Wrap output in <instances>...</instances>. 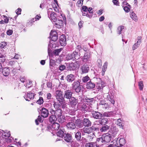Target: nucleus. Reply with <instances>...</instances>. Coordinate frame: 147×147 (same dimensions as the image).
<instances>
[{
    "mask_svg": "<svg viewBox=\"0 0 147 147\" xmlns=\"http://www.w3.org/2000/svg\"><path fill=\"white\" fill-rule=\"evenodd\" d=\"M49 112L51 115L49 117V121L52 122L58 119L59 122H63L64 121L63 116L62 115L63 111L61 109L53 110L52 109H49Z\"/></svg>",
    "mask_w": 147,
    "mask_h": 147,
    "instance_id": "nucleus-1",
    "label": "nucleus"
},
{
    "mask_svg": "<svg viewBox=\"0 0 147 147\" xmlns=\"http://www.w3.org/2000/svg\"><path fill=\"white\" fill-rule=\"evenodd\" d=\"M112 137L108 133L103 134L100 138H98L97 139V142L100 144H104L105 142H109L111 140Z\"/></svg>",
    "mask_w": 147,
    "mask_h": 147,
    "instance_id": "nucleus-2",
    "label": "nucleus"
},
{
    "mask_svg": "<svg viewBox=\"0 0 147 147\" xmlns=\"http://www.w3.org/2000/svg\"><path fill=\"white\" fill-rule=\"evenodd\" d=\"M118 129L113 126H111L108 132V134L112 137V139L113 140L117 141L118 138H117V136L118 131Z\"/></svg>",
    "mask_w": 147,
    "mask_h": 147,
    "instance_id": "nucleus-3",
    "label": "nucleus"
},
{
    "mask_svg": "<svg viewBox=\"0 0 147 147\" xmlns=\"http://www.w3.org/2000/svg\"><path fill=\"white\" fill-rule=\"evenodd\" d=\"M71 85L72 89L76 92L79 93L81 92L82 90V85H80V82L79 80L75 81Z\"/></svg>",
    "mask_w": 147,
    "mask_h": 147,
    "instance_id": "nucleus-4",
    "label": "nucleus"
},
{
    "mask_svg": "<svg viewBox=\"0 0 147 147\" xmlns=\"http://www.w3.org/2000/svg\"><path fill=\"white\" fill-rule=\"evenodd\" d=\"M80 54L79 51H74L72 53V56L73 57L74 60L76 61V63L77 65H80L82 64V61L81 60H79L80 58Z\"/></svg>",
    "mask_w": 147,
    "mask_h": 147,
    "instance_id": "nucleus-5",
    "label": "nucleus"
},
{
    "mask_svg": "<svg viewBox=\"0 0 147 147\" xmlns=\"http://www.w3.org/2000/svg\"><path fill=\"white\" fill-rule=\"evenodd\" d=\"M59 127L60 125L58 123H54L51 126L47 127L48 130L53 134V132H51V131H54L55 132H56V131L58 130Z\"/></svg>",
    "mask_w": 147,
    "mask_h": 147,
    "instance_id": "nucleus-6",
    "label": "nucleus"
},
{
    "mask_svg": "<svg viewBox=\"0 0 147 147\" xmlns=\"http://www.w3.org/2000/svg\"><path fill=\"white\" fill-rule=\"evenodd\" d=\"M80 131L81 132L82 136L84 137H86L87 135L86 134L89 135L92 133L90 127H89L83 128V129H81Z\"/></svg>",
    "mask_w": 147,
    "mask_h": 147,
    "instance_id": "nucleus-7",
    "label": "nucleus"
},
{
    "mask_svg": "<svg viewBox=\"0 0 147 147\" xmlns=\"http://www.w3.org/2000/svg\"><path fill=\"white\" fill-rule=\"evenodd\" d=\"M62 138L63 139L67 142H72V137L71 135L68 133H65Z\"/></svg>",
    "mask_w": 147,
    "mask_h": 147,
    "instance_id": "nucleus-8",
    "label": "nucleus"
},
{
    "mask_svg": "<svg viewBox=\"0 0 147 147\" xmlns=\"http://www.w3.org/2000/svg\"><path fill=\"white\" fill-rule=\"evenodd\" d=\"M91 56L89 52L88 51L85 53L84 56L82 58V61L84 62H87L90 60Z\"/></svg>",
    "mask_w": 147,
    "mask_h": 147,
    "instance_id": "nucleus-9",
    "label": "nucleus"
},
{
    "mask_svg": "<svg viewBox=\"0 0 147 147\" xmlns=\"http://www.w3.org/2000/svg\"><path fill=\"white\" fill-rule=\"evenodd\" d=\"M91 114L92 117L95 119H99L102 117V114L98 111H93Z\"/></svg>",
    "mask_w": 147,
    "mask_h": 147,
    "instance_id": "nucleus-10",
    "label": "nucleus"
},
{
    "mask_svg": "<svg viewBox=\"0 0 147 147\" xmlns=\"http://www.w3.org/2000/svg\"><path fill=\"white\" fill-rule=\"evenodd\" d=\"M106 85V84L103 81L100 80L99 82L97 83L96 87L98 91H99L102 90L103 87Z\"/></svg>",
    "mask_w": 147,
    "mask_h": 147,
    "instance_id": "nucleus-11",
    "label": "nucleus"
},
{
    "mask_svg": "<svg viewBox=\"0 0 147 147\" xmlns=\"http://www.w3.org/2000/svg\"><path fill=\"white\" fill-rule=\"evenodd\" d=\"M73 93L70 90H67L64 91V98L69 100L72 96Z\"/></svg>",
    "mask_w": 147,
    "mask_h": 147,
    "instance_id": "nucleus-12",
    "label": "nucleus"
},
{
    "mask_svg": "<svg viewBox=\"0 0 147 147\" xmlns=\"http://www.w3.org/2000/svg\"><path fill=\"white\" fill-rule=\"evenodd\" d=\"M42 117L44 118H46L48 116L49 114L48 110L46 108L43 107L40 110Z\"/></svg>",
    "mask_w": 147,
    "mask_h": 147,
    "instance_id": "nucleus-13",
    "label": "nucleus"
},
{
    "mask_svg": "<svg viewBox=\"0 0 147 147\" xmlns=\"http://www.w3.org/2000/svg\"><path fill=\"white\" fill-rule=\"evenodd\" d=\"M59 42L61 46H65L66 44L65 37L64 35H62L60 36Z\"/></svg>",
    "mask_w": 147,
    "mask_h": 147,
    "instance_id": "nucleus-14",
    "label": "nucleus"
},
{
    "mask_svg": "<svg viewBox=\"0 0 147 147\" xmlns=\"http://www.w3.org/2000/svg\"><path fill=\"white\" fill-rule=\"evenodd\" d=\"M34 93L32 92H28L27 95L24 97L26 100L29 101L34 98Z\"/></svg>",
    "mask_w": 147,
    "mask_h": 147,
    "instance_id": "nucleus-15",
    "label": "nucleus"
},
{
    "mask_svg": "<svg viewBox=\"0 0 147 147\" xmlns=\"http://www.w3.org/2000/svg\"><path fill=\"white\" fill-rule=\"evenodd\" d=\"M69 100V102L71 106L76 105L78 102V99L73 96Z\"/></svg>",
    "mask_w": 147,
    "mask_h": 147,
    "instance_id": "nucleus-16",
    "label": "nucleus"
},
{
    "mask_svg": "<svg viewBox=\"0 0 147 147\" xmlns=\"http://www.w3.org/2000/svg\"><path fill=\"white\" fill-rule=\"evenodd\" d=\"M141 36H139L138 37V41L137 42L135 43L132 46V49L135 50L137 49L140 46V44L141 43Z\"/></svg>",
    "mask_w": 147,
    "mask_h": 147,
    "instance_id": "nucleus-17",
    "label": "nucleus"
},
{
    "mask_svg": "<svg viewBox=\"0 0 147 147\" xmlns=\"http://www.w3.org/2000/svg\"><path fill=\"white\" fill-rule=\"evenodd\" d=\"M82 124L85 127H89L91 126V123L90 121L88 119L84 118L82 120Z\"/></svg>",
    "mask_w": 147,
    "mask_h": 147,
    "instance_id": "nucleus-18",
    "label": "nucleus"
},
{
    "mask_svg": "<svg viewBox=\"0 0 147 147\" xmlns=\"http://www.w3.org/2000/svg\"><path fill=\"white\" fill-rule=\"evenodd\" d=\"M100 143L96 142H90L86 143L85 145L86 147H97Z\"/></svg>",
    "mask_w": 147,
    "mask_h": 147,
    "instance_id": "nucleus-19",
    "label": "nucleus"
},
{
    "mask_svg": "<svg viewBox=\"0 0 147 147\" xmlns=\"http://www.w3.org/2000/svg\"><path fill=\"white\" fill-rule=\"evenodd\" d=\"M99 104L102 107L105 109L109 108V105L106 103L104 100H100Z\"/></svg>",
    "mask_w": 147,
    "mask_h": 147,
    "instance_id": "nucleus-20",
    "label": "nucleus"
},
{
    "mask_svg": "<svg viewBox=\"0 0 147 147\" xmlns=\"http://www.w3.org/2000/svg\"><path fill=\"white\" fill-rule=\"evenodd\" d=\"M66 126L69 129L73 130L76 128V125L74 122H69L67 123Z\"/></svg>",
    "mask_w": 147,
    "mask_h": 147,
    "instance_id": "nucleus-21",
    "label": "nucleus"
},
{
    "mask_svg": "<svg viewBox=\"0 0 147 147\" xmlns=\"http://www.w3.org/2000/svg\"><path fill=\"white\" fill-rule=\"evenodd\" d=\"M50 37L52 41H55L57 39V36L56 34V32L55 31L52 32L51 31L50 34Z\"/></svg>",
    "mask_w": 147,
    "mask_h": 147,
    "instance_id": "nucleus-22",
    "label": "nucleus"
},
{
    "mask_svg": "<svg viewBox=\"0 0 147 147\" xmlns=\"http://www.w3.org/2000/svg\"><path fill=\"white\" fill-rule=\"evenodd\" d=\"M82 74H85L88 72L90 69L89 66L87 65H83L81 68Z\"/></svg>",
    "mask_w": 147,
    "mask_h": 147,
    "instance_id": "nucleus-23",
    "label": "nucleus"
},
{
    "mask_svg": "<svg viewBox=\"0 0 147 147\" xmlns=\"http://www.w3.org/2000/svg\"><path fill=\"white\" fill-rule=\"evenodd\" d=\"M65 79L68 82H71L75 79V77L74 75L72 74L67 75L65 78Z\"/></svg>",
    "mask_w": 147,
    "mask_h": 147,
    "instance_id": "nucleus-24",
    "label": "nucleus"
},
{
    "mask_svg": "<svg viewBox=\"0 0 147 147\" xmlns=\"http://www.w3.org/2000/svg\"><path fill=\"white\" fill-rule=\"evenodd\" d=\"M97 122H98L100 125H105V123H108V119L107 118H100L98 120Z\"/></svg>",
    "mask_w": 147,
    "mask_h": 147,
    "instance_id": "nucleus-25",
    "label": "nucleus"
},
{
    "mask_svg": "<svg viewBox=\"0 0 147 147\" xmlns=\"http://www.w3.org/2000/svg\"><path fill=\"white\" fill-rule=\"evenodd\" d=\"M64 129H59L58 131L56 132L57 136L62 138L65 133H64Z\"/></svg>",
    "mask_w": 147,
    "mask_h": 147,
    "instance_id": "nucleus-26",
    "label": "nucleus"
},
{
    "mask_svg": "<svg viewBox=\"0 0 147 147\" xmlns=\"http://www.w3.org/2000/svg\"><path fill=\"white\" fill-rule=\"evenodd\" d=\"M109 127V126L106 125H104L99 129V130L101 132H105L108 131Z\"/></svg>",
    "mask_w": 147,
    "mask_h": 147,
    "instance_id": "nucleus-27",
    "label": "nucleus"
},
{
    "mask_svg": "<svg viewBox=\"0 0 147 147\" xmlns=\"http://www.w3.org/2000/svg\"><path fill=\"white\" fill-rule=\"evenodd\" d=\"M95 86L94 83L90 81L87 83L86 85V88L88 89H92L94 88Z\"/></svg>",
    "mask_w": 147,
    "mask_h": 147,
    "instance_id": "nucleus-28",
    "label": "nucleus"
},
{
    "mask_svg": "<svg viewBox=\"0 0 147 147\" xmlns=\"http://www.w3.org/2000/svg\"><path fill=\"white\" fill-rule=\"evenodd\" d=\"M56 15L54 12H52L50 13V19L53 22H57V18H56Z\"/></svg>",
    "mask_w": 147,
    "mask_h": 147,
    "instance_id": "nucleus-29",
    "label": "nucleus"
},
{
    "mask_svg": "<svg viewBox=\"0 0 147 147\" xmlns=\"http://www.w3.org/2000/svg\"><path fill=\"white\" fill-rule=\"evenodd\" d=\"M3 74L5 76H7L9 75V68H5L3 69L2 72Z\"/></svg>",
    "mask_w": 147,
    "mask_h": 147,
    "instance_id": "nucleus-30",
    "label": "nucleus"
},
{
    "mask_svg": "<svg viewBox=\"0 0 147 147\" xmlns=\"http://www.w3.org/2000/svg\"><path fill=\"white\" fill-rule=\"evenodd\" d=\"M87 106V105H86L84 103L81 105L80 108V109L82 112L85 113V111H87L88 110V108Z\"/></svg>",
    "mask_w": 147,
    "mask_h": 147,
    "instance_id": "nucleus-31",
    "label": "nucleus"
},
{
    "mask_svg": "<svg viewBox=\"0 0 147 147\" xmlns=\"http://www.w3.org/2000/svg\"><path fill=\"white\" fill-rule=\"evenodd\" d=\"M130 16L133 20L136 22L137 21V17L136 14L133 11L130 12Z\"/></svg>",
    "mask_w": 147,
    "mask_h": 147,
    "instance_id": "nucleus-32",
    "label": "nucleus"
},
{
    "mask_svg": "<svg viewBox=\"0 0 147 147\" xmlns=\"http://www.w3.org/2000/svg\"><path fill=\"white\" fill-rule=\"evenodd\" d=\"M75 138L77 141H80L81 138V133L79 131L76 132L75 135Z\"/></svg>",
    "mask_w": 147,
    "mask_h": 147,
    "instance_id": "nucleus-33",
    "label": "nucleus"
},
{
    "mask_svg": "<svg viewBox=\"0 0 147 147\" xmlns=\"http://www.w3.org/2000/svg\"><path fill=\"white\" fill-rule=\"evenodd\" d=\"M61 51V49L55 50L53 53V57H58L59 54Z\"/></svg>",
    "mask_w": 147,
    "mask_h": 147,
    "instance_id": "nucleus-34",
    "label": "nucleus"
},
{
    "mask_svg": "<svg viewBox=\"0 0 147 147\" xmlns=\"http://www.w3.org/2000/svg\"><path fill=\"white\" fill-rule=\"evenodd\" d=\"M119 147H122L123 146L125 143V139L123 138H120L119 140Z\"/></svg>",
    "mask_w": 147,
    "mask_h": 147,
    "instance_id": "nucleus-35",
    "label": "nucleus"
},
{
    "mask_svg": "<svg viewBox=\"0 0 147 147\" xmlns=\"http://www.w3.org/2000/svg\"><path fill=\"white\" fill-rule=\"evenodd\" d=\"M56 98L60 103L62 104V103L64 102L65 98L64 96H63L62 95L56 97Z\"/></svg>",
    "mask_w": 147,
    "mask_h": 147,
    "instance_id": "nucleus-36",
    "label": "nucleus"
},
{
    "mask_svg": "<svg viewBox=\"0 0 147 147\" xmlns=\"http://www.w3.org/2000/svg\"><path fill=\"white\" fill-rule=\"evenodd\" d=\"M43 121V119L42 117L41 116H38L37 119L35 120V122L36 124L38 125L39 124V122L42 123Z\"/></svg>",
    "mask_w": 147,
    "mask_h": 147,
    "instance_id": "nucleus-37",
    "label": "nucleus"
},
{
    "mask_svg": "<svg viewBox=\"0 0 147 147\" xmlns=\"http://www.w3.org/2000/svg\"><path fill=\"white\" fill-rule=\"evenodd\" d=\"M107 62H105L102 68V75H103L104 74L105 72L106 71L107 68Z\"/></svg>",
    "mask_w": 147,
    "mask_h": 147,
    "instance_id": "nucleus-38",
    "label": "nucleus"
},
{
    "mask_svg": "<svg viewBox=\"0 0 147 147\" xmlns=\"http://www.w3.org/2000/svg\"><path fill=\"white\" fill-rule=\"evenodd\" d=\"M55 65V60H53L52 59H50V68L51 69H53V67H54Z\"/></svg>",
    "mask_w": 147,
    "mask_h": 147,
    "instance_id": "nucleus-39",
    "label": "nucleus"
},
{
    "mask_svg": "<svg viewBox=\"0 0 147 147\" xmlns=\"http://www.w3.org/2000/svg\"><path fill=\"white\" fill-rule=\"evenodd\" d=\"M61 104L60 103V104L57 102H54L53 105V107L56 109H61L60 108L61 107Z\"/></svg>",
    "mask_w": 147,
    "mask_h": 147,
    "instance_id": "nucleus-40",
    "label": "nucleus"
},
{
    "mask_svg": "<svg viewBox=\"0 0 147 147\" xmlns=\"http://www.w3.org/2000/svg\"><path fill=\"white\" fill-rule=\"evenodd\" d=\"M90 80L89 77L87 76L83 77L80 80V82H82L85 83L86 82Z\"/></svg>",
    "mask_w": 147,
    "mask_h": 147,
    "instance_id": "nucleus-41",
    "label": "nucleus"
},
{
    "mask_svg": "<svg viewBox=\"0 0 147 147\" xmlns=\"http://www.w3.org/2000/svg\"><path fill=\"white\" fill-rule=\"evenodd\" d=\"M107 98L111 102V103L114 105L115 103V101L113 99V97L111 96L109 94L107 96Z\"/></svg>",
    "mask_w": 147,
    "mask_h": 147,
    "instance_id": "nucleus-42",
    "label": "nucleus"
},
{
    "mask_svg": "<svg viewBox=\"0 0 147 147\" xmlns=\"http://www.w3.org/2000/svg\"><path fill=\"white\" fill-rule=\"evenodd\" d=\"M68 67L69 69L68 70L70 71L74 70L76 68L73 63H71L69 64Z\"/></svg>",
    "mask_w": 147,
    "mask_h": 147,
    "instance_id": "nucleus-43",
    "label": "nucleus"
},
{
    "mask_svg": "<svg viewBox=\"0 0 147 147\" xmlns=\"http://www.w3.org/2000/svg\"><path fill=\"white\" fill-rule=\"evenodd\" d=\"M124 29L123 26H121L118 27L117 30V32L119 34H120L121 33V31Z\"/></svg>",
    "mask_w": 147,
    "mask_h": 147,
    "instance_id": "nucleus-44",
    "label": "nucleus"
},
{
    "mask_svg": "<svg viewBox=\"0 0 147 147\" xmlns=\"http://www.w3.org/2000/svg\"><path fill=\"white\" fill-rule=\"evenodd\" d=\"M56 97L59 96H61L63 95L62 92L61 91L59 90H56L55 92Z\"/></svg>",
    "mask_w": 147,
    "mask_h": 147,
    "instance_id": "nucleus-45",
    "label": "nucleus"
},
{
    "mask_svg": "<svg viewBox=\"0 0 147 147\" xmlns=\"http://www.w3.org/2000/svg\"><path fill=\"white\" fill-rule=\"evenodd\" d=\"M6 59L5 56L1 54H0V62L3 63Z\"/></svg>",
    "mask_w": 147,
    "mask_h": 147,
    "instance_id": "nucleus-46",
    "label": "nucleus"
},
{
    "mask_svg": "<svg viewBox=\"0 0 147 147\" xmlns=\"http://www.w3.org/2000/svg\"><path fill=\"white\" fill-rule=\"evenodd\" d=\"M86 102L90 104H92L94 102V100L93 98H87L86 99Z\"/></svg>",
    "mask_w": 147,
    "mask_h": 147,
    "instance_id": "nucleus-47",
    "label": "nucleus"
},
{
    "mask_svg": "<svg viewBox=\"0 0 147 147\" xmlns=\"http://www.w3.org/2000/svg\"><path fill=\"white\" fill-rule=\"evenodd\" d=\"M44 102L43 99L42 97H40L38 100L36 102L39 105H41L43 104Z\"/></svg>",
    "mask_w": 147,
    "mask_h": 147,
    "instance_id": "nucleus-48",
    "label": "nucleus"
},
{
    "mask_svg": "<svg viewBox=\"0 0 147 147\" xmlns=\"http://www.w3.org/2000/svg\"><path fill=\"white\" fill-rule=\"evenodd\" d=\"M138 86L140 90H142L144 87V85L142 81H140L138 83Z\"/></svg>",
    "mask_w": 147,
    "mask_h": 147,
    "instance_id": "nucleus-49",
    "label": "nucleus"
},
{
    "mask_svg": "<svg viewBox=\"0 0 147 147\" xmlns=\"http://www.w3.org/2000/svg\"><path fill=\"white\" fill-rule=\"evenodd\" d=\"M90 128L92 132L93 131H98L99 130V129L98 128L94 126H93L92 127H90Z\"/></svg>",
    "mask_w": 147,
    "mask_h": 147,
    "instance_id": "nucleus-50",
    "label": "nucleus"
},
{
    "mask_svg": "<svg viewBox=\"0 0 147 147\" xmlns=\"http://www.w3.org/2000/svg\"><path fill=\"white\" fill-rule=\"evenodd\" d=\"M79 146V144L76 142H74L71 143V147H78Z\"/></svg>",
    "mask_w": 147,
    "mask_h": 147,
    "instance_id": "nucleus-51",
    "label": "nucleus"
},
{
    "mask_svg": "<svg viewBox=\"0 0 147 147\" xmlns=\"http://www.w3.org/2000/svg\"><path fill=\"white\" fill-rule=\"evenodd\" d=\"M129 6H125L123 7V9L126 12H128L130 10V8Z\"/></svg>",
    "mask_w": 147,
    "mask_h": 147,
    "instance_id": "nucleus-52",
    "label": "nucleus"
},
{
    "mask_svg": "<svg viewBox=\"0 0 147 147\" xmlns=\"http://www.w3.org/2000/svg\"><path fill=\"white\" fill-rule=\"evenodd\" d=\"M65 66L64 65H61L59 66V69L61 71L64 70L65 69Z\"/></svg>",
    "mask_w": 147,
    "mask_h": 147,
    "instance_id": "nucleus-53",
    "label": "nucleus"
},
{
    "mask_svg": "<svg viewBox=\"0 0 147 147\" xmlns=\"http://www.w3.org/2000/svg\"><path fill=\"white\" fill-rule=\"evenodd\" d=\"M7 45V44L6 42H2L1 44H0V47L1 48H3L5 46H6Z\"/></svg>",
    "mask_w": 147,
    "mask_h": 147,
    "instance_id": "nucleus-54",
    "label": "nucleus"
},
{
    "mask_svg": "<svg viewBox=\"0 0 147 147\" xmlns=\"http://www.w3.org/2000/svg\"><path fill=\"white\" fill-rule=\"evenodd\" d=\"M73 57L72 56V54H69L67 56V59L69 60H74V58H73Z\"/></svg>",
    "mask_w": 147,
    "mask_h": 147,
    "instance_id": "nucleus-55",
    "label": "nucleus"
},
{
    "mask_svg": "<svg viewBox=\"0 0 147 147\" xmlns=\"http://www.w3.org/2000/svg\"><path fill=\"white\" fill-rule=\"evenodd\" d=\"M112 1L114 5L117 6L119 5V3L118 0H113Z\"/></svg>",
    "mask_w": 147,
    "mask_h": 147,
    "instance_id": "nucleus-56",
    "label": "nucleus"
},
{
    "mask_svg": "<svg viewBox=\"0 0 147 147\" xmlns=\"http://www.w3.org/2000/svg\"><path fill=\"white\" fill-rule=\"evenodd\" d=\"M125 5H126L130 7H131V6L127 3L125 1H123L122 3V6L123 7Z\"/></svg>",
    "mask_w": 147,
    "mask_h": 147,
    "instance_id": "nucleus-57",
    "label": "nucleus"
},
{
    "mask_svg": "<svg viewBox=\"0 0 147 147\" xmlns=\"http://www.w3.org/2000/svg\"><path fill=\"white\" fill-rule=\"evenodd\" d=\"M77 127L79 128H82L83 125V124H82V123L80 122H78L77 123Z\"/></svg>",
    "mask_w": 147,
    "mask_h": 147,
    "instance_id": "nucleus-58",
    "label": "nucleus"
},
{
    "mask_svg": "<svg viewBox=\"0 0 147 147\" xmlns=\"http://www.w3.org/2000/svg\"><path fill=\"white\" fill-rule=\"evenodd\" d=\"M119 127L122 129H123L124 124L121 122L118 123L117 124Z\"/></svg>",
    "mask_w": 147,
    "mask_h": 147,
    "instance_id": "nucleus-59",
    "label": "nucleus"
},
{
    "mask_svg": "<svg viewBox=\"0 0 147 147\" xmlns=\"http://www.w3.org/2000/svg\"><path fill=\"white\" fill-rule=\"evenodd\" d=\"M87 138L89 139V140L92 141L93 139V138L94 137H92V136H93V135L90 134V135H87Z\"/></svg>",
    "mask_w": 147,
    "mask_h": 147,
    "instance_id": "nucleus-60",
    "label": "nucleus"
},
{
    "mask_svg": "<svg viewBox=\"0 0 147 147\" xmlns=\"http://www.w3.org/2000/svg\"><path fill=\"white\" fill-rule=\"evenodd\" d=\"M75 117H69L68 119H70L69 121H71L70 122H74V121L76 120Z\"/></svg>",
    "mask_w": 147,
    "mask_h": 147,
    "instance_id": "nucleus-61",
    "label": "nucleus"
},
{
    "mask_svg": "<svg viewBox=\"0 0 147 147\" xmlns=\"http://www.w3.org/2000/svg\"><path fill=\"white\" fill-rule=\"evenodd\" d=\"M21 9L20 8H18L17 10L16 11V14L18 15L20 14H21Z\"/></svg>",
    "mask_w": 147,
    "mask_h": 147,
    "instance_id": "nucleus-62",
    "label": "nucleus"
},
{
    "mask_svg": "<svg viewBox=\"0 0 147 147\" xmlns=\"http://www.w3.org/2000/svg\"><path fill=\"white\" fill-rule=\"evenodd\" d=\"M13 33V31L12 30H9L7 32V34L8 35H11Z\"/></svg>",
    "mask_w": 147,
    "mask_h": 147,
    "instance_id": "nucleus-63",
    "label": "nucleus"
},
{
    "mask_svg": "<svg viewBox=\"0 0 147 147\" xmlns=\"http://www.w3.org/2000/svg\"><path fill=\"white\" fill-rule=\"evenodd\" d=\"M97 62L98 64V66L99 67H101L102 66V62L100 59H98L97 60Z\"/></svg>",
    "mask_w": 147,
    "mask_h": 147,
    "instance_id": "nucleus-64",
    "label": "nucleus"
}]
</instances>
